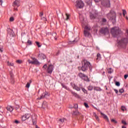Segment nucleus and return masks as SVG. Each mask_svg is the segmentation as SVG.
Masks as SVG:
<instances>
[{
  "label": "nucleus",
  "instance_id": "obj_1",
  "mask_svg": "<svg viewBox=\"0 0 128 128\" xmlns=\"http://www.w3.org/2000/svg\"><path fill=\"white\" fill-rule=\"evenodd\" d=\"M88 68L90 70H92V65H90V63L87 60H83L82 62V72H86V70H88Z\"/></svg>",
  "mask_w": 128,
  "mask_h": 128
},
{
  "label": "nucleus",
  "instance_id": "obj_2",
  "mask_svg": "<svg viewBox=\"0 0 128 128\" xmlns=\"http://www.w3.org/2000/svg\"><path fill=\"white\" fill-rule=\"evenodd\" d=\"M128 38H123L120 40H118V44L121 48H126L128 44Z\"/></svg>",
  "mask_w": 128,
  "mask_h": 128
},
{
  "label": "nucleus",
  "instance_id": "obj_3",
  "mask_svg": "<svg viewBox=\"0 0 128 128\" xmlns=\"http://www.w3.org/2000/svg\"><path fill=\"white\" fill-rule=\"evenodd\" d=\"M90 30H92V28L88 26H86L84 28V36L86 38H92V34H90Z\"/></svg>",
  "mask_w": 128,
  "mask_h": 128
},
{
  "label": "nucleus",
  "instance_id": "obj_4",
  "mask_svg": "<svg viewBox=\"0 0 128 128\" xmlns=\"http://www.w3.org/2000/svg\"><path fill=\"white\" fill-rule=\"evenodd\" d=\"M116 12L114 11H111L109 14H107V18L108 20H110L113 22H116Z\"/></svg>",
  "mask_w": 128,
  "mask_h": 128
},
{
  "label": "nucleus",
  "instance_id": "obj_5",
  "mask_svg": "<svg viewBox=\"0 0 128 128\" xmlns=\"http://www.w3.org/2000/svg\"><path fill=\"white\" fill-rule=\"evenodd\" d=\"M111 33L114 36H118L120 34V30L118 27L113 28L111 30Z\"/></svg>",
  "mask_w": 128,
  "mask_h": 128
},
{
  "label": "nucleus",
  "instance_id": "obj_6",
  "mask_svg": "<svg viewBox=\"0 0 128 128\" xmlns=\"http://www.w3.org/2000/svg\"><path fill=\"white\" fill-rule=\"evenodd\" d=\"M76 8H82L84 6V3L82 0H77L76 2Z\"/></svg>",
  "mask_w": 128,
  "mask_h": 128
},
{
  "label": "nucleus",
  "instance_id": "obj_7",
  "mask_svg": "<svg viewBox=\"0 0 128 128\" xmlns=\"http://www.w3.org/2000/svg\"><path fill=\"white\" fill-rule=\"evenodd\" d=\"M101 4L102 6H106V8H110V0H102Z\"/></svg>",
  "mask_w": 128,
  "mask_h": 128
},
{
  "label": "nucleus",
  "instance_id": "obj_8",
  "mask_svg": "<svg viewBox=\"0 0 128 128\" xmlns=\"http://www.w3.org/2000/svg\"><path fill=\"white\" fill-rule=\"evenodd\" d=\"M100 34H108V28L106 27H104L100 29Z\"/></svg>",
  "mask_w": 128,
  "mask_h": 128
},
{
  "label": "nucleus",
  "instance_id": "obj_9",
  "mask_svg": "<svg viewBox=\"0 0 128 128\" xmlns=\"http://www.w3.org/2000/svg\"><path fill=\"white\" fill-rule=\"evenodd\" d=\"M78 76L84 80H86V82H90V80H88V76H86L84 74L80 72L78 74Z\"/></svg>",
  "mask_w": 128,
  "mask_h": 128
},
{
  "label": "nucleus",
  "instance_id": "obj_10",
  "mask_svg": "<svg viewBox=\"0 0 128 128\" xmlns=\"http://www.w3.org/2000/svg\"><path fill=\"white\" fill-rule=\"evenodd\" d=\"M80 84H79V86H76V84H72V86L74 90H77V92H80V89L82 88H80Z\"/></svg>",
  "mask_w": 128,
  "mask_h": 128
},
{
  "label": "nucleus",
  "instance_id": "obj_11",
  "mask_svg": "<svg viewBox=\"0 0 128 128\" xmlns=\"http://www.w3.org/2000/svg\"><path fill=\"white\" fill-rule=\"evenodd\" d=\"M52 70H54V66L52 64L49 65L46 70L48 74H52Z\"/></svg>",
  "mask_w": 128,
  "mask_h": 128
},
{
  "label": "nucleus",
  "instance_id": "obj_12",
  "mask_svg": "<svg viewBox=\"0 0 128 128\" xmlns=\"http://www.w3.org/2000/svg\"><path fill=\"white\" fill-rule=\"evenodd\" d=\"M32 60V64H40V63L38 59L36 58H31Z\"/></svg>",
  "mask_w": 128,
  "mask_h": 128
},
{
  "label": "nucleus",
  "instance_id": "obj_13",
  "mask_svg": "<svg viewBox=\"0 0 128 128\" xmlns=\"http://www.w3.org/2000/svg\"><path fill=\"white\" fill-rule=\"evenodd\" d=\"M50 95L48 92H45L43 93L40 98H38V100H42V98H46V96H48Z\"/></svg>",
  "mask_w": 128,
  "mask_h": 128
},
{
  "label": "nucleus",
  "instance_id": "obj_14",
  "mask_svg": "<svg viewBox=\"0 0 128 128\" xmlns=\"http://www.w3.org/2000/svg\"><path fill=\"white\" fill-rule=\"evenodd\" d=\"M30 114H26L25 115L22 116V120H28V118H30Z\"/></svg>",
  "mask_w": 128,
  "mask_h": 128
},
{
  "label": "nucleus",
  "instance_id": "obj_15",
  "mask_svg": "<svg viewBox=\"0 0 128 128\" xmlns=\"http://www.w3.org/2000/svg\"><path fill=\"white\" fill-rule=\"evenodd\" d=\"M13 6L14 7V10H16V6H20V1H18V0H16V1L14 2Z\"/></svg>",
  "mask_w": 128,
  "mask_h": 128
},
{
  "label": "nucleus",
  "instance_id": "obj_16",
  "mask_svg": "<svg viewBox=\"0 0 128 128\" xmlns=\"http://www.w3.org/2000/svg\"><path fill=\"white\" fill-rule=\"evenodd\" d=\"M96 11H95V12H92V13L90 14V18L92 20H94V18H96Z\"/></svg>",
  "mask_w": 128,
  "mask_h": 128
},
{
  "label": "nucleus",
  "instance_id": "obj_17",
  "mask_svg": "<svg viewBox=\"0 0 128 128\" xmlns=\"http://www.w3.org/2000/svg\"><path fill=\"white\" fill-rule=\"evenodd\" d=\"M32 122L33 124H36V116H33L32 117Z\"/></svg>",
  "mask_w": 128,
  "mask_h": 128
},
{
  "label": "nucleus",
  "instance_id": "obj_18",
  "mask_svg": "<svg viewBox=\"0 0 128 128\" xmlns=\"http://www.w3.org/2000/svg\"><path fill=\"white\" fill-rule=\"evenodd\" d=\"M38 57H39L40 60H44L46 58V55L42 53H39Z\"/></svg>",
  "mask_w": 128,
  "mask_h": 128
},
{
  "label": "nucleus",
  "instance_id": "obj_19",
  "mask_svg": "<svg viewBox=\"0 0 128 128\" xmlns=\"http://www.w3.org/2000/svg\"><path fill=\"white\" fill-rule=\"evenodd\" d=\"M71 92V94L74 96H76V98H80V95L78 94H76L75 92H74V91H70Z\"/></svg>",
  "mask_w": 128,
  "mask_h": 128
},
{
  "label": "nucleus",
  "instance_id": "obj_20",
  "mask_svg": "<svg viewBox=\"0 0 128 128\" xmlns=\"http://www.w3.org/2000/svg\"><path fill=\"white\" fill-rule=\"evenodd\" d=\"M102 24H106V19L104 18H102Z\"/></svg>",
  "mask_w": 128,
  "mask_h": 128
},
{
  "label": "nucleus",
  "instance_id": "obj_21",
  "mask_svg": "<svg viewBox=\"0 0 128 128\" xmlns=\"http://www.w3.org/2000/svg\"><path fill=\"white\" fill-rule=\"evenodd\" d=\"M7 110L9 112H12L14 110V108L12 106H9L7 107Z\"/></svg>",
  "mask_w": 128,
  "mask_h": 128
},
{
  "label": "nucleus",
  "instance_id": "obj_22",
  "mask_svg": "<svg viewBox=\"0 0 128 128\" xmlns=\"http://www.w3.org/2000/svg\"><path fill=\"white\" fill-rule=\"evenodd\" d=\"M80 88L82 90V92L84 93V94H86V90L84 88L82 87V84H80Z\"/></svg>",
  "mask_w": 128,
  "mask_h": 128
},
{
  "label": "nucleus",
  "instance_id": "obj_23",
  "mask_svg": "<svg viewBox=\"0 0 128 128\" xmlns=\"http://www.w3.org/2000/svg\"><path fill=\"white\" fill-rule=\"evenodd\" d=\"M101 114H102V116H103L105 120H108V116H106V115H105L102 112H101Z\"/></svg>",
  "mask_w": 128,
  "mask_h": 128
},
{
  "label": "nucleus",
  "instance_id": "obj_24",
  "mask_svg": "<svg viewBox=\"0 0 128 128\" xmlns=\"http://www.w3.org/2000/svg\"><path fill=\"white\" fill-rule=\"evenodd\" d=\"M94 90H96V92H100L102 90V89L98 87H94Z\"/></svg>",
  "mask_w": 128,
  "mask_h": 128
},
{
  "label": "nucleus",
  "instance_id": "obj_25",
  "mask_svg": "<svg viewBox=\"0 0 128 128\" xmlns=\"http://www.w3.org/2000/svg\"><path fill=\"white\" fill-rule=\"evenodd\" d=\"M66 118H62V119H60L59 122H60V124H64V122H66Z\"/></svg>",
  "mask_w": 128,
  "mask_h": 128
},
{
  "label": "nucleus",
  "instance_id": "obj_26",
  "mask_svg": "<svg viewBox=\"0 0 128 128\" xmlns=\"http://www.w3.org/2000/svg\"><path fill=\"white\" fill-rule=\"evenodd\" d=\"M7 64L8 66H14V63H12L8 61L7 62Z\"/></svg>",
  "mask_w": 128,
  "mask_h": 128
},
{
  "label": "nucleus",
  "instance_id": "obj_27",
  "mask_svg": "<svg viewBox=\"0 0 128 128\" xmlns=\"http://www.w3.org/2000/svg\"><path fill=\"white\" fill-rule=\"evenodd\" d=\"M94 116L96 118V119L98 122L100 120V118H98V116H96V113H94Z\"/></svg>",
  "mask_w": 128,
  "mask_h": 128
},
{
  "label": "nucleus",
  "instance_id": "obj_28",
  "mask_svg": "<svg viewBox=\"0 0 128 128\" xmlns=\"http://www.w3.org/2000/svg\"><path fill=\"white\" fill-rule=\"evenodd\" d=\"M62 88H64L66 90H70L68 87L66 86V85L64 84H62Z\"/></svg>",
  "mask_w": 128,
  "mask_h": 128
},
{
  "label": "nucleus",
  "instance_id": "obj_29",
  "mask_svg": "<svg viewBox=\"0 0 128 128\" xmlns=\"http://www.w3.org/2000/svg\"><path fill=\"white\" fill-rule=\"evenodd\" d=\"M74 116H78L80 115V112L78 111L74 112L73 113Z\"/></svg>",
  "mask_w": 128,
  "mask_h": 128
},
{
  "label": "nucleus",
  "instance_id": "obj_30",
  "mask_svg": "<svg viewBox=\"0 0 128 128\" xmlns=\"http://www.w3.org/2000/svg\"><path fill=\"white\" fill-rule=\"evenodd\" d=\"M97 60H100V54H97V58H96Z\"/></svg>",
  "mask_w": 128,
  "mask_h": 128
},
{
  "label": "nucleus",
  "instance_id": "obj_31",
  "mask_svg": "<svg viewBox=\"0 0 128 128\" xmlns=\"http://www.w3.org/2000/svg\"><path fill=\"white\" fill-rule=\"evenodd\" d=\"M88 90H92L94 87H92V86H88Z\"/></svg>",
  "mask_w": 128,
  "mask_h": 128
},
{
  "label": "nucleus",
  "instance_id": "obj_32",
  "mask_svg": "<svg viewBox=\"0 0 128 128\" xmlns=\"http://www.w3.org/2000/svg\"><path fill=\"white\" fill-rule=\"evenodd\" d=\"M113 70L112 69V68H109L108 69V74H112V72Z\"/></svg>",
  "mask_w": 128,
  "mask_h": 128
},
{
  "label": "nucleus",
  "instance_id": "obj_33",
  "mask_svg": "<svg viewBox=\"0 0 128 128\" xmlns=\"http://www.w3.org/2000/svg\"><path fill=\"white\" fill-rule=\"evenodd\" d=\"M66 18L65 20H68V18H70V14H66Z\"/></svg>",
  "mask_w": 128,
  "mask_h": 128
},
{
  "label": "nucleus",
  "instance_id": "obj_34",
  "mask_svg": "<svg viewBox=\"0 0 128 128\" xmlns=\"http://www.w3.org/2000/svg\"><path fill=\"white\" fill-rule=\"evenodd\" d=\"M116 86H120V82H116Z\"/></svg>",
  "mask_w": 128,
  "mask_h": 128
},
{
  "label": "nucleus",
  "instance_id": "obj_35",
  "mask_svg": "<svg viewBox=\"0 0 128 128\" xmlns=\"http://www.w3.org/2000/svg\"><path fill=\"white\" fill-rule=\"evenodd\" d=\"M122 12L124 16H126V10H123Z\"/></svg>",
  "mask_w": 128,
  "mask_h": 128
},
{
  "label": "nucleus",
  "instance_id": "obj_36",
  "mask_svg": "<svg viewBox=\"0 0 128 128\" xmlns=\"http://www.w3.org/2000/svg\"><path fill=\"white\" fill-rule=\"evenodd\" d=\"M36 44L38 46V48H40V46H40V42H36Z\"/></svg>",
  "mask_w": 128,
  "mask_h": 128
},
{
  "label": "nucleus",
  "instance_id": "obj_37",
  "mask_svg": "<svg viewBox=\"0 0 128 128\" xmlns=\"http://www.w3.org/2000/svg\"><path fill=\"white\" fill-rule=\"evenodd\" d=\"M78 42V41H76V40H74V41H70V42H69V44H74V42Z\"/></svg>",
  "mask_w": 128,
  "mask_h": 128
},
{
  "label": "nucleus",
  "instance_id": "obj_38",
  "mask_svg": "<svg viewBox=\"0 0 128 128\" xmlns=\"http://www.w3.org/2000/svg\"><path fill=\"white\" fill-rule=\"evenodd\" d=\"M4 52V48L2 46H0V52Z\"/></svg>",
  "mask_w": 128,
  "mask_h": 128
},
{
  "label": "nucleus",
  "instance_id": "obj_39",
  "mask_svg": "<svg viewBox=\"0 0 128 128\" xmlns=\"http://www.w3.org/2000/svg\"><path fill=\"white\" fill-rule=\"evenodd\" d=\"M121 110L123 112H124V110H126V107H124V106H121Z\"/></svg>",
  "mask_w": 128,
  "mask_h": 128
},
{
  "label": "nucleus",
  "instance_id": "obj_40",
  "mask_svg": "<svg viewBox=\"0 0 128 128\" xmlns=\"http://www.w3.org/2000/svg\"><path fill=\"white\" fill-rule=\"evenodd\" d=\"M84 106L86 108H88V104L87 103H84Z\"/></svg>",
  "mask_w": 128,
  "mask_h": 128
},
{
  "label": "nucleus",
  "instance_id": "obj_41",
  "mask_svg": "<svg viewBox=\"0 0 128 128\" xmlns=\"http://www.w3.org/2000/svg\"><path fill=\"white\" fill-rule=\"evenodd\" d=\"M121 94H122L124 92V88H121L119 90Z\"/></svg>",
  "mask_w": 128,
  "mask_h": 128
},
{
  "label": "nucleus",
  "instance_id": "obj_42",
  "mask_svg": "<svg viewBox=\"0 0 128 128\" xmlns=\"http://www.w3.org/2000/svg\"><path fill=\"white\" fill-rule=\"evenodd\" d=\"M10 22H14V17H11L10 18Z\"/></svg>",
  "mask_w": 128,
  "mask_h": 128
},
{
  "label": "nucleus",
  "instance_id": "obj_43",
  "mask_svg": "<svg viewBox=\"0 0 128 128\" xmlns=\"http://www.w3.org/2000/svg\"><path fill=\"white\" fill-rule=\"evenodd\" d=\"M122 124H124L125 126H126L127 124L126 122V121H124V120H122Z\"/></svg>",
  "mask_w": 128,
  "mask_h": 128
},
{
  "label": "nucleus",
  "instance_id": "obj_44",
  "mask_svg": "<svg viewBox=\"0 0 128 128\" xmlns=\"http://www.w3.org/2000/svg\"><path fill=\"white\" fill-rule=\"evenodd\" d=\"M27 43L30 46V44H32V41H30V40H28Z\"/></svg>",
  "mask_w": 128,
  "mask_h": 128
},
{
  "label": "nucleus",
  "instance_id": "obj_45",
  "mask_svg": "<svg viewBox=\"0 0 128 128\" xmlns=\"http://www.w3.org/2000/svg\"><path fill=\"white\" fill-rule=\"evenodd\" d=\"M30 84L29 82H28L26 85V87L28 88H30Z\"/></svg>",
  "mask_w": 128,
  "mask_h": 128
},
{
  "label": "nucleus",
  "instance_id": "obj_46",
  "mask_svg": "<svg viewBox=\"0 0 128 128\" xmlns=\"http://www.w3.org/2000/svg\"><path fill=\"white\" fill-rule=\"evenodd\" d=\"M16 62L18 63V64H22V61L21 60H17L16 61Z\"/></svg>",
  "mask_w": 128,
  "mask_h": 128
},
{
  "label": "nucleus",
  "instance_id": "obj_47",
  "mask_svg": "<svg viewBox=\"0 0 128 128\" xmlns=\"http://www.w3.org/2000/svg\"><path fill=\"white\" fill-rule=\"evenodd\" d=\"M111 122H114V124H116V122H118L116 120L112 119L111 120Z\"/></svg>",
  "mask_w": 128,
  "mask_h": 128
},
{
  "label": "nucleus",
  "instance_id": "obj_48",
  "mask_svg": "<svg viewBox=\"0 0 128 128\" xmlns=\"http://www.w3.org/2000/svg\"><path fill=\"white\" fill-rule=\"evenodd\" d=\"M40 16L42 17V16H44V13L42 12H40Z\"/></svg>",
  "mask_w": 128,
  "mask_h": 128
},
{
  "label": "nucleus",
  "instance_id": "obj_49",
  "mask_svg": "<svg viewBox=\"0 0 128 128\" xmlns=\"http://www.w3.org/2000/svg\"><path fill=\"white\" fill-rule=\"evenodd\" d=\"M28 64H32V61H31L30 60H28Z\"/></svg>",
  "mask_w": 128,
  "mask_h": 128
},
{
  "label": "nucleus",
  "instance_id": "obj_50",
  "mask_svg": "<svg viewBox=\"0 0 128 128\" xmlns=\"http://www.w3.org/2000/svg\"><path fill=\"white\" fill-rule=\"evenodd\" d=\"M74 108H78V104H75L74 105Z\"/></svg>",
  "mask_w": 128,
  "mask_h": 128
},
{
  "label": "nucleus",
  "instance_id": "obj_51",
  "mask_svg": "<svg viewBox=\"0 0 128 128\" xmlns=\"http://www.w3.org/2000/svg\"><path fill=\"white\" fill-rule=\"evenodd\" d=\"M47 66L46 64L43 66V68L46 69Z\"/></svg>",
  "mask_w": 128,
  "mask_h": 128
},
{
  "label": "nucleus",
  "instance_id": "obj_52",
  "mask_svg": "<svg viewBox=\"0 0 128 128\" xmlns=\"http://www.w3.org/2000/svg\"><path fill=\"white\" fill-rule=\"evenodd\" d=\"M14 122L15 124H20V122H18V120H15Z\"/></svg>",
  "mask_w": 128,
  "mask_h": 128
},
{
  "label": "nucleus",
  "instance_id": "obj_53",
  "mask_svg": "<svg viewBox=\"0 0 128 128\" xmlns=\"http://www.w3.org/2000/svg\"><path fill=\"white\" fill-rule=\"evenodd\" d=\"M128 78V75L126 74V75L124 76V78L125 79L127 78Z\"/></svg>",
  "mask_w": 128,
  "mask_h": 128
},
{
  "label": "nucleus",
  "instance_id": "obj_54",
  "mask_svg": "<svg viewBox=\"0 0 128 128\" xmlns=\"http://www.w3.org/2000/svg\"><path fill=\"white\" fill-rule=\"evenodd\" d=\"M114 91L115 92L116 94H118V90L114 89Z\"/></svg>",
  "mask_w": 128,
  "mask_h": 128
},
{
  "label": "nucleus",
  "instance_id": "obj_55",
  "mask_svg": "<svg viewBox=\"0 0 128 128\" xmlns=\"http://www.w3.org/2000/svg\"><path fill=\"white\" fill-rule=\"evenodd\" d=\"M0 6H2V0H0Z\"/></svg>",
  "mask_w": 128,
  "mask_h": 128
},
{
  "label": "nucleus",
  "instance_id": "obj_56",
  "mask_svg": "<svg viewBox=\"0 0 128 128\" xmlns=\"http://www.w3.org/2000/svg\"><path fill=\"white\" fill-rule=\"evenodd\" d=\"M95 2H99L100 1V0H94Z\"/></svg>",
  "mask_w": 128,
  "mask_h": 128
},
{
  "label": "nucleus",
  "instance_id": "obj_57",
  "mask_svg": "<svg viewBox=\"0 0 128 128\" xmlns=\"http://www.w3.org/2000/svg\"><path fill=\"white\" fill-rule=\"evenodd\" d=\"M126 20H128V16H126Z\"/></svg>",
  "mask_w": 128,
  "mask_h": 128
},
{
  "label": "nucleus",
  "instance_id": "obj_58",
  "mask_svg": "<svg viewBox=\"0 0 128 128\" xmlns=\"http://www.w3.org/2000/svg\"><path fill=\"white\" fill-rule=\"evenodd\" d=\"M36 128H39L38 126H36Z\"/></svg>",
  "mask_w": 128,
  "mask_h": 128
},
{
  "label": "nucleus",
  "instance_id": "obj_59",
  "mask_svg": "<svg viewBox=\"0 0 128 128\" xmlns=\"http://www.w3.org/2000/svg\"><path fill=\"white\" fill-rule=\"evenodd\" d=\"M122 128H126V126H122Z\"/></svg>",
  "mask_w": 128,
  "mask_h": 128
},
{
  "label": "nucleus",
  "instance_id": "obj_60",
  "mask_svg": "<svg viewBox=\"0 0 128 128\" xmlns=\"http://www.w3.org/2000/svg\"><path fill=\"white\" fill-rule=\"evenodd\" d=\"M30 83H32V81H31V80H30Z\"/></svg>",
  "mask_w": 128,
  "mask_h": 128
},
{
  "label": "nucleus",
  "instance_id": "obj_61",
  "mask_svg": "<svg viewBox=\"0 0 128 128\" xmlns=\"http://www.w3.org/2000/svg\"><path fill=\"white\" fill-rule=\"evenodd\" d=\"M44 18V20H46V18Z\"/></svg>",
  "mask_w": 128,
  "mask_h": 128
},
{
  "label": "nucleus",
  "instance_id": "obj_62",
  "mask_svg": "<svg viewBox=\"0 0 128 128\" xmlns=\"http://www.w3.org/2000/svg\"><path fill=\"white\" fill-rule=\"evenodd\" d=\"M70 108H72V107H70Z\"/></svg>",
  "mask_w": 128,
  "mask_h": 128
},
{
  "label": "nucleus",
  "instance_id": "obj_63",
  "mask_svg": "<svg viewBox=\"0 0 128 128\" xmlns=\"http://www.w3.org/2000/svg\"><path fill=\"white\" fill-rule=\"evenodd\" d=\"M2 108V106H0V109Z\"/></svg>",
  "mask_w": 128,
  "mask_h": 128
},
{
  "label": "nucleus",
  "instance_id": "obj_64",
  "mask_svg": "<svg viewBox=\"0 0 128 128\" xmlns=\"http://www.w3.org/2000/svg\"><path fill=\"white\" fill-rule=\"evenodd\" d=\"M54 36H56V34H54Z\"/></svg>",
  "mask_w": 128,
  "mask_h": 128
}]
</instances>
